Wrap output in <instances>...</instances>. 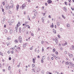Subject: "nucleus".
Listing matches in <instances>:
<instances>
[{
	"instance_id": "57",
	"label": "nucleus",
	"mask_w": 74,
	"mask_h": 74,
	"mask_svg": "<svg viewBox=\"0 0 74 74\" xmlns=\"http://www.w3.org/2000/svg\"><path fill=\"white\" fill-rule=\"evenodd\" d=\"M64 53L65 54H67V51H65L64 52Z\"/></svg>"
},
{
	"instance_id": "34",
	"label": "nucleus",
	"mask_w": 74,
	"mask_h": 74,
	"mask_svg": "<svg viewBox=\"0 0 74 74\" xmlns=\"http://www.w3.org/2000/svg\"><path fill=\"white\" fill-rule=\"evenodd\" d=\"M25 27H24L23 28V31L25 32Z\"/></svg>"
},
{
	"instance_id": "32",
	"label": "nucleus",
	"mask_w": 74,
	"mask_h": 74,
	"mask_svg": "<svg viewBox=\"0 0 74 74\" xmlns=\"http://www.w3.org/2000/svg\"><path fill=\"white\" fill-rule=\"evenodd\" d=\"M8 70H11V66H9L8 67Z\"/></svg>"
},
{
	"instance_id": "14",
	"label": "nucleus",
	"mask_w": 74,
	"mask_h": 74,
	"mask_svg": "<svg viewBox=\"0 0 74 74\" xmlns=\"http://www.w3.org/2000/svg\"><path fill=\"white\" fill-rule=\"evenodd\" d=\"M21 29H22V28L21 27H20L19 28V33H21Z\"/></svg>"
},
{
	"instance_id": "8",
	"label": "nucleus",
	"mask_w": 74,
	"mask_h": 74,
	"mask_svg": "<svg viewBox=\"0 0 74 74\" xmlns=\"http://www.w3.org/2000/svg\"><path fill=\"white\" fill-rule=\"evenodd\" d=\"M68 55L69 57V58H72L73 56V55L71 54H70V53H69L68 54Z\"/></svg>"
},
{
	"instance_id": "4",
	"label": "nucleus",
	"mask_w": 74,
	"mask_h": 74,
	"mask_svg": "<svg viewBox=\"0 0 74 74\" xmlns=\"http://www.w3.org/2000/svg\"><path fill=\"white\" fill-rule=\"evenodd\" d=\"M25 6L26 5H25V3L23 4L21 6V8L22 9H24V8L25 7Z\"/></svg>"
},
{
	"instance_id": "37",
	"label": "nucleus",
	"mask_w": 74,
	"mask_h": 74,
	"mask_svg": "<svg viewBox=\"0 0 74 74\" xmlns=\"http://www.w3.org/2000/svg\"><path fill=\"white\" fill-rule=\"evenodd\" d=\"M27 19H29V21H30V18L29 17V16H27Z\"/></svg>"
},
{
	"instance_id": "10",
	"label": "nucleus",
	"mask_w": 74,
	"mask_h": 74,
	"mask_svg": "<svg viewBox=\"0 0 74 74\" xmlns=\"http://www.w3.org/2000/svg\"><path fill=\"white\" fill-rule=\"evenodd\" d=\"M9 5L8 4H7L6 5V10H8V7H9Z\"/></svg>"
},
{
	"instance_id": "41",
	"label": "nucleus",
	"mask_w": 74,
	"mask_h": 74,
	"mask_svg": "<svg viewBox=\"0 0 74 74\" xmlns=\"http://www.w3.org/2000/svg\"><path fill=\"white\" fill-rule=\"evenodd\" d=\"M33 12H36V13H37V11L35 10H33Z\"/></svg>"
},
{
	"instance_id": "3",
	"label": "nucleus",
	"mask_w": 74,
	"mask_h": 74,
	"mask_svg": "<svg viewBox=\"0 0 74 74\" xmlns=\"http://www.w3.org/2000/svg\"><path fill=\"white\" fill-rule=\"evenodd\" d=\"M45 59V56H43L42 57V59L41 60V62L42 63H44V60H43V59Z\"/></svg>"
},
{
	"instance_id": "54",
	"label": "nucleus",
	"mask_w": 74,
	"mask_h": 74,
	"mask_svg": "<svg viewBox=\"0 0 74 74\" xmlns=\"http://www.w3.org/2000/svg\"><path fill=\"white\" fill-rule=\"evenodd\" d=\"M64 4L65 5H67V3L66 1L65 2Z\"/></svg>"
},
{
	"instance_id": "43",
	"label": "nucleus",
	"mask_w": 74,
	"mask_h": 74,
	"mask_svg": "<svg viewBox=\"0 0 74 74\" xmlns=\"http://www.w3.org/2000/svg\"><path fill=\"white\" fill-rule=\"evenodd\" d=\"M55 54L56 55H58V51H56Z\"/></svg>"
},
{
	"instance_id": "62",
	"label": "nucleus",
	"mask_w": 74,
	"mask_h": 74,
	"mask_svg": "<svg viewBox=\"0 0 74 74\" xmlns=\"http://www.w3.org/2000/svg\"><path fill=\"white\" fill-rule=\"evenodd\" d=\"M3 5H5V3H4V2H3Z\"/></svg>"
},
{
	"instance_id": "2",
	"label": "nucleus",
	"mask_w": 74,
	"mask_h": 74,
	"mask_svg": "<svg viewBox=\"0 0 74 74\" xmlns=\"http://www.w3.org/2000/svg\"><path fill=\"white\" fill-rule=\"evenodd\" d=\"M22 38L21 36H19L18 37V40L20 43H22Z\"/></svg>"
},
{
	"instance_id": "19",
	"label": "nucleus",
	"mask_w": 74,
	"mask_h": 74,
	"mask_svg": "<svg viewBox=\"0 0 74 74\" xmlns=\"http://www.w3.org/2000/svg\"><path fill=\"white\" fill-rule=\"evenodd\" d=\"M12 7V6H11V5H10L9 6V9H11V8H13V7Z\"/></svg>"
},
{
	"instance_id": "56",
	"label": "nucleus",
	"mask_w": 74,
	"mask_h": 74,
	"mask_svg": "<svg viewBox=\"0 0 74 74\" xmlns=\"http://www.w3.org/2000/svg\"><path fill=\"white\" fill-rule=\"evenodd\" d=\"M9 60H11V57H9Z\"/></svg>"
},
{
	"instance_id": "31",
	"label": "nucleus",
	"mask_w": 74,
	"mask_h": 74,
	"mask_svg": "<svg viewBox=\"0 0 74 74\" xmlns=\"http://www.w3.org/2000/svg\"><path fill=\"white\" fill-rule=\"evenodd\" d=\"M41 73L42 74H44V71L42 70L41 71Z\"/></svg>"
},
{
	"instance_id": "20",
	"label": "nucleus",
	"mask_w": 74,
	"mask_h": 74,
	"mask_svg": "<svg viewBox=\"0 0 74 74\" xmlns=\"http://www.w3.org/2000/svg\"><path fill=\"white\" fill-rule=\"evenodd\" d=\"M57 24L58 26H60V23L59 22H57Z\"/></svg>"
},
{
	"instance_id": "55",
	"label": "nucleus",
	"mask_w": 74,
	"mask_h": 74,
	"mask_svg": "<svg viewBox=\"0 0 74 74\" xmlns=\"http://www.w3.org/2000/svg\"><path fill=\"white\" fill-rule=\"evenodd\" d=\"M14 51H12L11 52V53H12V54H13V53H14Z\"/></svg>"
},
{
	"instance_id": "24",
	"label": "nucleus",
	"mask_w": 74,
	"mask_h": 74,
	"mask_svg": "<svg viewBox=\"0 0 74 74\" xmlns=\"http://www.w3.org/2000/svg\"><path fill=\"white\" fill-rule=\"evenodd\" d=\"M55 41L56 43V44H58V41L57 40H55Z\"/></svg>"
},
{
	"instance_id": "47",
	"label": "nucleus",
	"mask_w": 74,
	"mask_h": 74,
	"mask_svg": "<svg viewBox=\"0 0 74 74\" xmlns=\"http://www.w3.org/2000/svg\"><path fill=\"white\" fill-rule=\"evenodd\" d=\"M67 42H66L65 44H64V46L66 45H67Z\"/></svg>"
},
{
	"instance_id": "1",
	"label": "nucleus",
	"mask_w": 74,
	"mask_h": 74,
	"mask_svg": "<svg viewBox=\"0 0 74 74\" xmlns=\"http://www.w3.org/2000/svg\"><path fill=\"white\" fill-rule=\"evenodd\" d=\"M69 66H70V68H73V67H74V64L71 62H69Z\"/></svg>"
},
{
	"instance_id": "44",
	"label": "nucleus",
	"mask_w": 74,
	"mask_h": 74,
	"mask_svg": "<svg viewBox=\"0 0 74 74\" xmlns=\"http://www.w3.org/2000/svg\"><path fill=\"white\" fill-rule=\"evenodd\" d=\"M30 50H32V49H33V47H30Z\"/></svg>"
},
{
	"instance_id": "40",
	"label": "nucleus",
	"mask_w": 74,
	"mask_h": 74,
	"mask_svg": "<svg viewBox=\"0 0 74 74\" xmlns=\"http://www.w3.org/2000/svg\"><path fill=\"white\" fill-rule=\"evenodd\" d=\"M72 48L73 50H74V45H72Z\"/></svg>"
},
{
	"instance_id": "17",
	"label": "nucleus",
	"mask_w": 74,
	"mask_h": 74,
	"mask_svg": "<svg viewBox=\"0 0 74 74\" xmlns=\"http://www.w3.org/2000/svg\"><path fill=\"white\" fill-rule=\"evenodd\" d=\"M53 31L54 33H56V30H55L54 29H53Z\"/></svg>"
},
{
	"instance_id": "27",
	"label": "nucleus",
	"mask_w": 74,
	"mask_h": 74,
	"mask_svg": "<svg viewBox=\"0 0 74 74\" xmlns=\"http://www.w3.org/2000/svg\"><path fill=\"white\" fill-rule=\"evenodd\" d=\"M11 23H13L14 22V20L12 19L11 20Z\"/></svg>"
},
{
	"instance_id": "18",
	"label": "nucleus",
	"mask_w": 74,
	"mask_h": 74,
	"mask_svg": "<svg viewBox=\"0 0 74 74\" xmlns=\"http://www.w3.org/2000/svg\"><path fill=\"white\" fill-rule=\"evenodd\" d=\"M7 38L8 39V40H11V37H9L8 38Z\"/></svg>"
},
{
	"instance_id": "23",
	"label": "nucleus",
	"mask_w": 74,
	"mask_h": 74,
	"mask_svg": "<svg viewBox=\"0 0 74 74\" xmlns=\"http://www.w3.org/2000/svg\"><path fill=\"white\" fill-rule=\"evenodd\" d=\"M52 25H51V27H52V28H53V23H52Z\"/></svg>"
},
{
	"instance_id": "9",
	"label": "nucleus",
	"mask_w": 74,
	"mask_h": 74,
	"mask_svg": "<svg viewBox=\"0 0 74 74\" xmlns=\"http://www.w3.org/2000/svg\"><path fill=\"white\" fill-rule=\"evenodd\" d=\"M19 5H18V4H17L16 6V11H18V9H19Z\"/></svg>"
},
{
	"instance_id": "15",
	"label": "nucleus",
	"mask_w": 74,
	"mask_h": 74,
	"mask_svg": "<svg viewBox=\"0 0 74 74\" xmlns=\"http://www.w3.org/2000/svg\"><path fill=\"white\" fill-rule=\"evenodd\" d=\"M7 46H8V45H10V42H8L7 43Z\"/></svg>"
},
{
	"instance_id": "48",
	"label": "nucleus",
	"mask_w": 74,
	"mask_h": 74,
	"mask_svg": "<svg viewBox=\"0 0 74 74\" xmlns=\"http://www.w3.org/2000/svg\"><path fill=\"white\" fill-rule=\"evenodd\" d=\"M27 26H28V29H30V26L29 25H27Z\"/></svg>"
},
{
	"instance_id": "58",
	"label": "nucleus",
	"mask_w": 74,
	"mask_h": 74,
	"mask_svg": "<svg viewBox=\"0 0 74 74\" xmlns=\"http://www.w3.org/2000/svg\"><path fill=\"white\" fill-rule=\"evenodd\" d=\"M3 72H5V70L3 69Z\"/></svg>"
},
{
	"instance_id": "36",
	"label": "nucleus",
	"mask_w": 74,
	"mask_h": 74,
	"mask_svg": "<svg viewBox=\"0 0 74 74\" xmlns=\"http://www.w3.org/2000/svg\"><path fill=\"white\" fill-rule=\"evenodd\" d=\"M0 55H1V56H3V53L1 52H0Z\"/></svg>"
},
{
	"instance_id": "63",
	"label": "nucleus",
	"mask_w": 74,
	"mask_h": 74,
	"mask_svg": "<svg viewBox=\"0 0 74 74\" xmlns=\"http://www.w3.org/2000/svg\"><path fill=\"white\" fill-rule=\"evenodd\" d=\"M47 59H48V60H49V57H47Z\"/></svg>"
},
{
	"instance_id": "38",
	"label": "nucleus",
	"mask_w": 74,
	"mask_h": 74,
	"mask_svg": "<svg viewBox=\"0 0 74 74\" xmlns=\"http://www.w3.org/2000/svg\"><path fill=\"white\" fill-rule=\"evenodd\" d=\"M23 48H25V47H26V46L24 44H23Z\"/></svg>"
},
{
	"instance_id": "25",
	"label": "nucleus",
	"mask_w": 74,
	"mask_h": 74,
	"mask_svg": "<svg viewBox=\"0 0 74 74\" xmlns=\"http://www.w3.org/2000/svg\"><path fill=\"white\" fill-rule=\"evenodd\" d=\"M14 42L16 43H18V40H14Z\"/></svg>"
},
{
	"instance_id": "59",
	"label": "nucleus",
	"mask_w": 74,
	"mask_h": 74,
	"mask_svg": "<svg viewBox=\"0 0 74 74\" xmlns=\"http://www.w3.org/2000/svg\"><path fill=\"white\" fill-rule=\"evenodd\" d=\"M34 17H36V13H35L34 14Z\"/></svg>"
},
{
	"instance_id": "21",
	"label": "nucleus",
	"mask_w": 74,
	"mask_h": 74,
	"mask_svg": "<svg viewBox=\"0 0 74 74\" xmlns=\"http://www.w3.org/2000/svg\"><path fill=\"white\" fill-rule=\"evenodd\" d=\"M1 23L2 24H4V20H2Z\"/></svg>"
},
{
	"instance_id": "13",
	"label": "nucleus",
	"mask_w": 74,
	"mask_h": 74,
	"mask_svg": "<svg viewBox=\"0 0 74 74\" xmlns=\"http://www.w3.org/2000/svg\"><path fill=\"white\" fill-rule=\"evenodd\" d=\"M13 32V31H12V29H11L10 30V34H12Z\"/></svg>"
},
{
	"instance_id": "49",
	"label": "nucleus",
	"mask_w": 74,
	"mask_h": 74,
	"mask_svg": "<svg viewBox=\"0 0 74 74\" xmlns=\"http://www.w3.org/2000/svg\"><path fill=\"white\" fill-rule=\"evenodd\" d=\"M71 9L72 11H74V8H72V7H71Z\"/></svg>"
},
{
	"instance_id": "6",
	"label": "nucleus",
	"mask_w": 74,
	"mask_h": 74,
	"mask_svg": "<svg viewBox=\"0 0 74 74\" xmlns=\"http://www.w3.org/2000/svg\"><path fill=\"white\" fill-rule=\"evenodd\" d=\"M52 1L51 0H49L47 1V3L49 4L52 3Z\"/></svg>"
},
{
	"instance_id": "11",
	"label": "nucleus",
	"mask_w": 74,
	"mask_h": 74,
	"mask_svg": "<svg viewBox=\"0 0 74 74\" xmlns=\"http://www.w3.org/2000/svg\"><path fill=\"white\" fill-rule=\"evenodd\" d=\"M32 62H33V63H35V60H36V57H35L34 58H32Z\"/></svg>"
},
{
	"instance_id": "33",
	"label": "nucleus",
	"mask_w": 74,
	"mask_h": 74,
	"mask_svg": "<svg viewBox=\"0 0 74 74\" xmlns=\"http://www.w3.org/2000/svg\"><path fill=\"white\" fill-rule=\"evenodd\" d=\"M1 7H2V12H4V9L3 8V6H1Z\"/></svg>"
},
{
	"instance_id": "64",
	"label": "nucleus",
	"mask_w": 74,
	"mask_h": 74,
	"mask_svg": "<svg viewBox=\"0 0 74 74\" xmlns=\"http://www.w3.org/2000/svg\"><path fill=\"white\" fill-rule=\"evenodd\" d=\"M8 12L9 13V14H11V12L10 11H9Z\"/></svg>"
},
{
	"instance_id": "16",
	"label": "nucleus",
	"mask_w": 74,
	"mask_h": 74,
	"mask_svg": "<svg viewBox=\"0 0 74 74\" xmlns=\"http://www.w3.org/2000/svg\"><path fill=\"white\" fill-rule=\"evenodd\" d=\"M63 9L66 12L67 11V9L66 8V7H64L63 8Z\"/></svg>"
},
{
	"instance_id": "7",
	"label": "nucleus",
	"mask_w": 74,
	"mask_h": 74,
	"mask_svg": "<svg viewBox=\"0 0 74 74\" xmlns=\"http://www.w3.org/2000/svg\"><path fill=\"white\" fill-rule=\"evenodd\" d=\"M19 25H18V24H17V27H16L15 28H16V32H17V29H18V27H19Z\"/></svg>"
},
{
	"instance_id": "39",
	"label": "nucleus",
	"mask_w": 74,
	"mask_h": 74,
	"mask_svg": "<svg viewBox=\"0 0 74 74\" xmlns=\"http://www.w3.org/2000/svg\"><path fill=\"white\" fill-rule=\"evenodd\" d=\"M52 56H53L54 58H55L56 56H55L54 54H52L51 55Z\"/></svg>"
},
{
	"instance_id": "22",
	"label": "nucleus",
	"mask_w": 74,
	"mask_h": 74,
	"mask_svg": "<svg viewBox=\"0 0 74 74\" xmlns=\"http://www.w3.org/2000/svg\"><path fill=\"white\" fill-rule=\"evenodd\" d=\"M27 23H29V22L26 21L25 22V25H27Z\"/></svg>"
},
{
	"instance_id": "28",
	"label": "nucleus",
	"mask_w": 74,
	"mask_h": 74,
	"mask_svg": "<svg viewBox=\"0 0 74 74\" xmlns=\"http://www.w3.org/2000/svg\"><path fill=\"white\" fill-rule=\"evenodd\" d=\"M57 56H56L55 57V58L56 59V60H58V58Z\"/></svg>"
},
{
	"instance_id": "42",
	"label": "nucleus",
	"mask_w": 74,
	"mask_h": 74,
	"mask_svg": "<svg viewBox=\"0 0 74 74\" xmlns=\"http://www.w3.org/2000/svg\"><path fill=\"white\" fill-rule=\"evenodd\" d=\"M34 66H35V65L34 64H32V67L33 68L34 67Z\"/></svg>"
},
{
	"instance_id": "26",
	"label": "nucleus",
	"mask_w": 74,
	"mask_h": 74,
	"mask_svg": "<svg viewBox=\"0 0 74 74\" xmlns=\"http://www.w3.org/2000/svg\"><path fill=\"white\" fill-rule=\"evenodd\" d=\"M5 33H7V32H8V31H7V30L5 29Z\"/></svg>"
},
{
	"instance_id": "35",
	"label": "nucleus",
	"mask_w": 74,
	"mask_h": 74,
	"mask_svg": "<svg viewBox=\"0 0 74 74\" xmlns=\"http://www.w3.org/2000/svg\"><path fill=\"white\" fill-rule=\"evenodd\" d=\"M3 21H5V17H3Z\"/></svg>"
},
{
	"instance_id": "29",
	"label": "nucleus",
	"mask_w": 74,
	"mask_h": 74,
	"mask_svg": "<svg viewBox=\"0 0 74 74\" xmlns=\"http://www.w3.org/2000/svg\"><path fill=\"white\" fill-rule=\"evenodd\" d=\"M70 24H67V27H70Z\"/></svg>"
},
{
	"instance_id": "46",
	"label": "nucleus",
	"mask_w": 74,
	"mask_h": 74,
	"mask_svg": "<svg viewBox=\"0 0 74 74\" xmlns=\"http://www.w3.org/2000/svg\"><path fill=\"white\" fill-rule=\"evenodd\" d=\"M58 36L59 38H60V35L58 34Z\"/></svg>"
},
{
	"instance_id": "45",
	"label": "nucleus",
	"mask_w": 74,
	"mask_h": 74,
	"mask_svg": "<svg viewBox=\"0 0 74 74\" xmlns=\"http://www.w3.org/2000/svg\"><path fill=\"white\" fill-rule=\"evenodd\" d=\"M8 23H10L11 22V20H8Z\"/></svg>"
},
{
	"instance_id": "30",
	"label": "nucleus",
	"mask_w": 74,
	"mask_h": 74,
	"mask_svg": "<svg viewBox=\"0 0 74 74\" xmlns=\"http://www.w3.org/2000/svg\"><path fill=\"white\" fill-rule=\"evenodd\" d=\"M56 51V50L55 49H53V52H55Z\"/></svg>"
},
{
	"instance_id": "53",
	"label": "nucleus",
	"mask_w": 74,
	"mask_h": 74,
	"mask_svg": "<svg viewBox=\"0 0 74 74\" xmlns=\"http://www.w3.org/2000/svg\"><path fill=\"white\" fill-rule=\"evenodd\" d=\"M44 41H42L41 42V43L42 44H43V43H44Z\"/></svg>"
},
{
	"instance_id": "60",
	"label": "nucleus",
	"mask_w": 74,
	"mask_h": 74,
	"mask_svg": "<svg viewBox=\"0 0 74 74\" xmlns=\"http://www.w3.org/2000/svg\"><path fill=\"white\" fill-rule=\"evenodd\" d=\"M17 48L18 49H21V48H20V47H17Z\"/></svg>"
},
{
	"instance_id": "52",
	"label": "nucleus",
	"mask_w": 74,
	"mask_h": 74,
	"mask_svg": "<svg viewBox=\"0 0 74 74\" xmlns=\"http://www.w3.org/2000/svg\"><path fill=\"white\" fill-rule=\"evenodd\" d=\"M31 36H34V34L33 33H31Z\"/></svg>"
},
{
	"instance_id": "61",
	"label": "nucleus",
	"mask_w": 74,
	"mask_h": 74,
	"mask_svg": "<svg viewBox=\"0 0 74 74\" xmlns=\"http://www.w3.org/2000/svg\"><path fill=\"white\" fill-rule=\"evenodd\" d=\"M60 31H61V32H62V28H60Z\"/></svg>"
},
{
	"instance_id": "12",
	"label": "nucleus",
	"mask_w": 74,
	"mask_h": 74,
	"mask_svg": "<svg viewBox=\"0 0 74 74\" xmlns=\"http://www.w3.org/2000/svg\"><path fill=\"white\" fill-rule=\"evenodd\" d=\"M65 64H66V65H69V62L67 61L66 62H65Z\"/></svg>"
},
{
	"instance_id": "51",
	"label": "nucleus",
	"mask_w": 74,
	"mask_h": 74,
	"mask_svg": "<svg viewBox=\"0 0 74 74\" xmlns=\"http://www.w3.org/2000/svg\"><path fill=\"white\" fill-rule=\"evenodd\" d=\"M42 52H44V47H42Z\"/></svg>"
},
{
	"instance_id": "50",
	"label": "nucleus",
	"mask_w": 74,
	"mask_h": 74,
	"mask_svg": "<svg viewBox=\"0 0 74 74\" xmlns=\"http://www.w3.org/2000/svg\"><path fill=\"white\" fill-rule=\"evenodd\" d=\"M62 17L63 18H64V19H65V17H64V16L63 15H62Z\"/></svg>"
},
{
	"instance_id": "5",
	"label": "nucleus",
	"mask_w": 74,
	"mask_h": 74,
	"mask_svg": "<svg viewBox=\"0 0 74 74\" xmlns=\"http://www.w3.org/2000/svg\"><path fill=\"white\" fill-rule=\"evenodd\" d=\"M10 5L12 6V8L14 7V4H13V2L12 1H10Z\"/></svg>"
}]
</instances>
